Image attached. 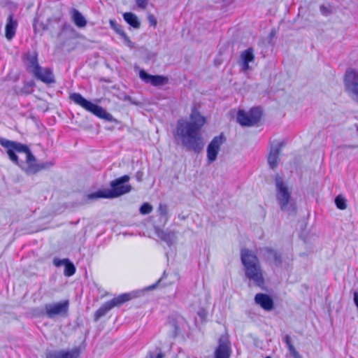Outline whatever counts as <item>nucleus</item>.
<instances>
[{"mask_svg": "<svg viewBox=\"0 0 358 358\" xmlns=\"http://www.w3.org/2000/svg\"><path fill=\"white\" fill-rule=\"evenodd\" d=\"M168 250L165 254L167 258V262H169L171 259H173L176 256V248H168Z\"/></svg>", "mask_w": 358, "mask_h": 358, "instance_id": "nucleus-32", "label": "nucleus"}, {"mask_svg": "<svg viewBox=\"0 0 358 358\" xmlns=\"http://www.w3.org/2000/svg\"><path fill=\"white\" fill-rule=\"evenodd\" d=\"M262 110L259 108H253L249 111L239 110L237 122L242 126L251 127L257 124L261 118Z\"/></svg>", "mask_w": 358, "mask_h": 358, "instance_id": "nucleus-8", "label": "nucleus"}, {"mask_svg": "<svg viewBox=\"0 0 358 358\" xmlns=\"http://www.w3.org/2000/svg\"><path fill=\"white\" fill-rule=\"evenodd\" d=\"M72 21L79 28H83L87 25L85 17L77 9L72 8L70 11Z\"/></svg>", "mask_w": 358, "mask_h": 358, "instance_id": "nucleus-21", "label": "nucleus"}, {"mask_svg": "<svg viewBox=\"0 0 358 358\" xmlns=\"http://www.w3.org/2000/svg\"><path fill=\"white\" fill-rule=\"evenodd\" d=\"M224 141L222 135L217 136L213 138L207 147V159L209 164L215 162L220 152V147Z\"/></svg>", "mask_w": 358, "mask_h": 358, "instance_id": "nucleus-11", "label": "nucleus"}, {"mask_svg": "<svg viewBox=\"0 0 358 358\" xmlns=\"http://www.w3.org/2000/svg\"><path fill=\"white\" fill-rule=\"evenodd\" d=\"M148 0H136L138 6L141 8H145L148 5Z\"/></svg>", "mask_w": 358, "mask_h": 358, "instance_id": "nucleus-34", "label": "nucleus"}, {"mask_svg": "<svg viewBox=\"0 0 358 358\" xmlns=\"http://www.w3.org/2000/svg\"><path fill=\"white\" fill-rule=\"evenodd\" d=\"M267 253L272 256L275 265L278 267H280L282 264L281 255L273 250L272 248H267Z\"/></svg>", "mask_w": 358, "mask_h": 358, "instance_id": "nucleus-27", "label": "nucleus"}, {"mask_svg": "<svg viewBox=\"0 0 358 358\" xmlns=\"http://www.w3.org/2000/svg\"><path fill=\"white\" fill-rule=\"evenodd\" d=\"M335 203L338 208L345 210L347 208L346 200L344 197L338 195L335 199Z\"/></svg>", "mask_w": 358, "mask_h": 358, "instance_id": "nucleus-30", "label": "nucleus"}, {"mask_svg": "<svg viewBox=\"0 0 358 358\" xmlns=\"http://www.w3.org/2000/svg\"><path fill=\"white\" fill-rule=\"evenodd\" d=\"M37 79L41 81L50 84L55 82L54 76L52 71L48 68L38 67L36 71L32 73Z\"/></svg>", "mask_w": 358, "mask_h": 358, "instance_id": "nucleus-19", "label": "nucleus"}, {"mask_svg": "<svg viewBox=\"0 0 358 358\" xmlns=\"http://www.w3.org/2000/svg\"><path fill=\"white\" fill-rule=\"evenodd\" d=\"M109 23L110 25V27L115 30V31L122 38H124V40L128 43L129 44L131 43V41L129 40V37L124 32V31L122 29V27L117 23V22L115 20H110Z\"/></svg>", "mask_w": 358, "mask_h": 358, "instance_id": "nucleus-24", "label": "nucleus"}, {"mask_svg": "<svg viewBox=\"0 0 358 358\" xmlns=\"http://www.w3.org/2000/svg\"><path fill=\"white\" fill-rule=\"evenodd\" d=\"M344 85L346 90L358 101V73L355 70L352 69L346 70Z\"/></svg>", "mask_w": 358, "mask_h": 358, "instance_id": "nucleus-10", "label": "nucleus"}, {"mask_svg": "<svg viewBox=\"0 0 358 358\" xmlns=\"http://www.w3.org/2000/svg\"><path fill=\"white\" fill-rule=\"evenodd\" d=\"M255 302L266 311H271L274 308L273 299L267 294H257L255 296Z\"/></svg>", "mask_w": 358, "mask_h": 358, "instance_id": "nucleus-17", "label": "nucleus"}, {"mask_svg": "<svg viewBox=\"0 0 358 358\" xmlns=\"http://www.w3.org/2000/svg\"><path fill=\"white\" fill-rule=\"evenodd\" d=\"M56 267L64 266V275L66 277H71L75 274L76 268L73 263L68 258L59 259L55 257L52 261Z\"/></svg>", "mask_w": 358, "mask_h": 358, "instance_id": "nucleus-16", "label": "nucleus"}, {"mask_svg": "<svg viewBox=\"0 0 358 358\" xmlns=\"http://www.w3.org/2000/svg\"><path fill=\"white\" fill-rule=\"evenodd\" d=\"M125 100H128V101H131V97H129V96H127V97L125 98Z\"/></svg>", "mask_w": 358, "mask_h": 358, "instance_id": "nucleus-40", "label": "nucleus"}, {"mask_svg": "<svg viewBox=\"0 0 358 358\" xmlns=\"http://www.w3.org/2000/svg\"><path fill=\"white\" fill-rule=\"evenodd\" d=\"M283 146L284 143L280 141L275 142L271 145L268 156V163L271 168L274 169L278 165L279 155Z\"/></svg>", "mask_w": 358, "mask_h": 358, "instance_id": "nucleus-14", "label": "nucleus"}, {"mask_svg": "<svg viewBox=\"0 0 358 358\" xmlns=\"http://www.w3.org/2000/svg\"><path fill=\"white\" fill-rule=\"evenodd\" d=\"M206 123V119L196 110L193 109L189 120H178L175 137L178 138L182 145L188 150L200 152L204 146L201 129Z\"/></svg>", "mask_w": 358, "mask_h": 358, "instance_id": "nucleus-1", "label": "nucleus"}, {"mask_svg": "<svg viewBox=\"0 0 358 358\" xmlns=\"http://www.w3.org/2000/svg\"><path fill=\"white\" fill-rule=\"evenodd\" d=\"M357 129H358V127H357Z\"/></svg>", "mask_w": 358, "mask_h": 358, "instance_id": "nucleus-43", "label": "nucleus"}, {"mask_svg": "<svg viewBox=\"0 0 358 358\" xmlns=\"http://www.w3.org/2000/svg\"><path fill=\"white\" fill-rule=\"evenodd\" d=\"M159 236L161 239L164 241L167 244H173L175 243L176 239V234L174 231H161L159 234Z\"/></svg>", "mask_w": 358, "mask_h": 358, "instance_id": "nucleus-26", "label": "nucleus"}, {"mask_svg": "<svg viewBox=\"0 0 358 358\" xmlns=\"http://www.w3.org/2000/svg\"><path fill=\"white\" fill-rule=\"evenodd\" d=\"M124 20L132 27L138 29L141 26V23L138 20V17L132 13H124L123 14Z\"/></svg>", "mask_w": 358, "mask_h": 358, "instance_id": "nucleus-23", "label": "nucleus"}, {"mask_svg": "<svg viewBox=\"0 0 358 358\" xmlns=\"http://www.w3.org/2000/svg\"><path fill=\"white\" fill-rule=\"evenodd\" d=\"M231 353V343L229 338L222 336L218 340V345L214 352L215 358H229Z\"/></svg>", "mask_w": 358, "mask_h": 358, "instance_id": "nucleus-12", "label": "nucleus"}, {"mask_svg": "<svg viewBox=\"0 0 358 358\" xmlns=\"http://www.w3.org/2000/svg\"><path fill=\"white\" fill-rule=\"evenodd\" d=\"M152 206L149 203H144L140 208L139 211L142 215H147L152 211Z\"/></svg>", "mask_w": 358, "mask_h": 358, "instance_id": "nucleus-31", "label": "nucleus"}, {"mask_svg": "<svg viewBox=\"0 0 358 358\" xmlns=\"http://www.w3.org/2000/svg\"><path fill=\"white\" fill-rule=\"evenodd\" d=\"M130 177L124 175L110 182L111 189L99 190L96 192L87 194L88 199H97L99 198L113 199L131 192L132 187L127 184Z\"/></svg>", "mask_w": 358, "mask_h": 358, "instance_id": "nucleus-6", "label": "nucleus"}, {"mask_svg": "<svg viewBox=\"0 0 358 358\" xmlns=\"http://www.w3.org/2000/svg\"><path fill=\"white\" fill-rule=\"evenodd\" d=\"M282 341L286 343L287 348L293 345L291 341V338L288 334H286L283 337Z\"/></svg>", "mask_w": 358, "mask_h": 358, "instance_id": "nucleus-35", "label": "nucleus"}, {"mask_svg": "<svg viewBox=\"0 0 358 358\" xmlns=\"http://www.w3.org/2000/svg\"><path fill=\"white\" fill-rule=\"evenodd\" d=\"M17 27V21L13 18V14H10L5 27V36L8 41H10L15 36Z\"/></svg>", "mask_w": 358, "mask_h": 358, "instance_id": "nucleus-20", "label": "nucleus"}, {"mask_svg": "<svg viewBox=\"0 0 358 358\" xmlns=\"http://www.w3.org/2000/svg\"><path fill=\"white\" fill-rule=\"evenodd\" d=\"M241 263L244 267L245 275L253 282L255 286L264 289L265 279L259 260L255 253L248 248L241 251Z\"/></svg>", "mask_w": 358, "mask_h": 358, "instance_id": "nucleus-4", "label": "nucleus"}, {"mask_svg": "<svg viewBox=\"0 0 358 358\" xmlns=\"http://www.w3.org/2000/svg\"><path fill=\"white\" fill-rule=\"evenodd\" d=\"M255 54L252 48H250L243 51L240 55V61L238 62L241 69L244 72H247L252 69L249 64L255 62Z\"/></svg>", "mask_w": 358, "mask_h": 358, "instance_id": "nucleus-15", "label": "nucleus"}, {"mask_svg": "<svg viewBox=\"0 0 358 358\" xmlns=\"http://www.w3.org/2000/svg\"><path fill=\"white\" fill-rule=\"evenodd\" d=\"M357 129H358V127H357Z\"/></svg>", "mask_w": 358, "mask_h": 358, "instance_id": "nucleus-44", "label": "nucleus"}, {"mask_svg": "<svg viewBox=\"0 0 358 358\" xmlns=\"http://www.w3.org/2000/svg\"><path fill=\"white\" fill-rule=\"evenodd\" d=\"M182 321L183 318L180 315H171L169 317L168 322L173 329V337H176L179 334L180 331V325Z\"/></svg>", "mask_w": 358, "mask_h": 358, "instance_id": "nucleus-22", "label": "nucleus"}, {"mask_svg": "<svg viewBox=\"0 0 358 358\" xmlns=\"http://www.w3.org/2000/svg\"><path fill=\"white\" fill-rule=\"evenodd\" d=\"M148 20L150 24V25L155 27L157 25V20L153 15L150 14L148 17Z\"/></svg>", "mask_w": 358, "mask_h": 358, "instance_id": "nucleus-36", "label": "nucleus"}, {"mask_svg": "<svg viewBox=\"0 0 358 358\" xmlns=\"http://www.w3.org/2000/svg\"><path fill=\"white\" fill-rule=\"evenodd\" d=\"M320 10L324 15L329 13V11L327 10V9H326V8L324 6H320Z\"/></svg>", "mask_w": 358, "mask_h": 358, "instance_id": "nucleus-39", "label": "nucleus"}, {"mask_svg": "<svg viewBox=\"0 0 358 358\" xmlns=\"http://www.w3.org/2000/svg\"><path fill=\"white\" fill-rule=\"evenodd\" d=\"M275 197L281 210L288 215H295L296 206L292 197V189L282 178L275 176Z\"/></svg>", "mask_w": 358, "mask_h": 358, "instance_id": "nucleus-5", "label": "nucleus"}, {"mask_svg": "<svg viewBox=\"0 0 358 358\" xmlns=\"http://www.w3.org/2000/svg\"><path fill=\"white\" fill-rule=\"evenodd\" d=\"M40 28H41L43 30L45 29L42 24H38L36 20H35L34 23V31L36 32L39 30Z\"/></svg>", "mask_w": 358, "mask_h": 358, "instance_id": "nucleus-37", "label": "nucleus"}, {"mask_svg": "<svg viewBox=\"0 0 358 358\" xmlns=\"http://www.w3.org/2000/svg\"><path fill=\"white\" fill-rule=\"evenodd\" d=\"M357 129H358V127H357Z\"/></svg>", "mask_w": 358, "mask_h": 358, "instance_id": "nucleus-42", "label": "nucleus"}, {"mask_svg": "<svg viewBox=\"0 0 358 358\" xmlns=\"http://www.w3.org/2000/svg\"><path fill=\"white\" fill-rule=\"evenodd\" d=\"M266 358H271L270 357H266Z\"/></svg>", "mask_w": 358, "mask_h": 358, "instance_id": "nucleus-41", "label": "nucleus"}, {"mask_svg": "<svg viewBox=\"0 0 358 358\" xmlns=\"http://www.w3.org/2000/svg\"><path fill=\"white\" fill-rule=\"evenodd\" d=\"M141 80L147 83H150L153 86L164 85L168 83V78L162 76H152L141 70L139 73Z\"/></svg>", "mask_w": 358, "mask_h": 358, "instance_id": "nucleus-18", "label": "nucleus"}, {"mask_svg": "<svg viewBox=\"0 0 358 358\" xmlns=\"http://www.w3.org/2000/svg\"><path fill=\"white\" fill-rule=\"evenodd\" d=\"M69 301H63L46 303L44 306L45 313L48 318L53 319L57 315L65 316L69 310Z\"/></svg>", "mask_w": 358, "mask_h": 358, "instance_id": "nucleus-9", "label": "nucleus"}, {"mask_svg": "<svg viewBox=\"0 0 358 358\" xmlns=\"http://www.w3.org/2000/svg\"><path fill=\"white\" fill-rule=\"evenodd\" d=\"M80 350L79 348H74L71 350H51L45 353L46 358H78Z\"/></svg>", "mask_w": 358, "mask_h": 358, "instance_id": "nucleus-13", "label": "nucleus"}, {"mask_svg": "<svg viewBox=\"0 0 358 358\" xmlns=\"http://www.w3.org/2000/svg\"><path fill=\"white\" fill-rule=\"evenodd\" d=\"M164 354L159 348H156L154 351H149L145 358H164Z\"/></svg>", "mask_w": 358, "mask_h": 358, "instance_id": "nucleus-29", "label": "nucleus"}, {"mask_svg": "<svg viewBox=\"0 0 358 358\" xmlns=\"http://www.w3.org/2000/svg\"><path fill=\"white\" fill-rule=\"evenodd\" d=\"M288 350L293 358H302L301 355L297 352L293 345L288 347Z\"/></svg>", "mask_w": 358, "mask_h": 358, "instance_id": "nucleus-33", "label": "nucleus"}, {"mask_svg": "<svg viewBox=\"0 0 358 358\" xmlns=\"http://www.w3.org/2000/svg\"><path fill=\"white\" fill-rule=\"evenodd\" d=\"M27 69L30 73H33L38 69V67H40L39 64H38L37 55L36 54L27 55Z\"/></svg>", "mask_w": 358, "mask_h": 358, "instance_id": "nucleus-25", "label": "nucleus"}, {"mask_svg": "<svg viewBox=\"0 0 358 358\" xmlns=\"http://www.w3.org/2000/svg\"><path fill=\"white\" fill-rule=\"evenodd\" d=\"M70 99L75 103L79 105L86 110L92 113L96 116L104 119L108 121L113 120V116L111 114L108 113L105 109L102 107L96 105L91 101L85 99L79 93H73L70 95Z\"/></svg>", "mask_w": 358, "mask_h": 358, "instance_id": "nucleus-7", "label": "nucleus"}, {"mask_svg": "<svg viewBox=\"0 0 358 358\" xmlns=\"http://www.w3.org/2000/svg\"><path fill=\"white\" fill-rule=\"evenodd\" d=\"M158 214L161 219H163L164 224H166L169 220L168 206L165 203H160L157 208Z\"/></svg>", "mask_w": 358, "mask_h": 358, "instance_id": "nucleus-28", "label": "nucleus"}, {"mask_svg": "<svg viewBox=\"0 0 358 358\" xmlns=\"http://www.w3.org/2000/svg\"><path fill=\"white\" fill-rule=\"evenodd\" d=\"M353 301H354L355 306H357V308L358 309V292L357 291H355L353 293Z\"/></svg>", "mask_w": 358, "mask_h": 358, "instance_id": "nucleus-38", "label": "nucleus"}, {"mask_svg": "<svg viewBox=\"0 0 358 358\" xmlns=\"http://www.w3.org/2000/svg\"><path fill=\"white\" fill-rule=\"evenodd\" d=\"M166 276V271H164L162 277L155 283L145 287L144 289L121 294L117 297H114L113 299L103 303L102 306L94 313V322H97L101 317L105 316L113 308L121 306L125 302L129 301L132 299L138 297L145 291L153 290L158 286L164 287L169 285V283L163 282Z\"/></svg>", "mask_w": 358, "mask_h": 358, "instance_id": "nucleus-3", "label": "nucleus"}, {"mask_svg": "<svg viewBox=\"0 0 358 358\" xmlns=\"http://www.w3.org/2000/svg\"><path fill=\"white\" fill-rule=\"evenodd\" d=\"M0 144L6 149L9 159L20 166L28 174L35 173L41 170L48 169L54 165L53 162L36 164V158L29 148L20 143L0 138Z\"/></svg>", "mask_w": 358, "mask_h": 358, "instance_id": "nucleus-2", "label": "nucleus"}]
</instances>
